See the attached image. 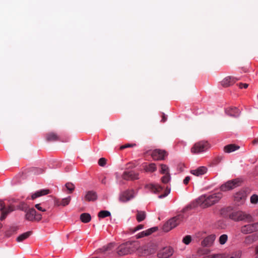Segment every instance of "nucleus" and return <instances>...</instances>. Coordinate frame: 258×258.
<instances>
[{
    "label": "nucleus",
    "instance_id": "nucleus-1",
    "mask_svg": "<svg viewBox=\"0 0 258 258\" xmlns=\"http://www.w3.org/2000/svg\"><path fill=\"white\" fill-rule=\"evenodd\" d=\"M222 197V194L219 192L212 194L210 195H202L195 201L192 202L184 208L181 212L183 213H185L189 210L196 208L198 206L203 208L210 207L218 203Z\"/></svg>",
    "mask_w": 258,
    "mask_h": 258
},
{
    "label": "nucleus",
    "instance_id": "nucleus-2",
    "mask_svg": "<svg viewBox=\"0 0 258 258\" xmlns=\"http://www.w3.org/2000/svg\"><path fill=\"white\" fill-rule=\"evenodd\" d=\"M137 250L139 254L147 255L149 253L148 246H140L138 241H128L121 244L116 249V253L119 256L131 254Z\"/></svg>",
    "mask_w": 258,
    "mask_h": 258
},
{
    "label": "nucleus",
    "instance_id": "nucleus-3",
    "mask_svg": "<svg viewBox=\"0 0 258 258\" xmlns=\"http://www.w3.org/2000/svg\"><path fill=\"white\" fill-rule=\"evenodd\" d=\"M184 218L182 213L179 214L166 222L163 226V230L165 232H168L172 229L179 225Z\"/></svg>",
    "mask_w": 258,
    "mask_h": 258
},
{
    "label": "nucleus",
    "instance_id": "nucleus-4",
    "mask_svg": "<svg viewBox=\"0 0 258 258\" xmlns=\"http://www.w3.org/2000/svg\"><path fill=\"white\" fill-rule=\"evenodd\" d=\"M230 217L235 221H244L246 222L254 221L253 218L250 214L241 211L233 212Z\"/></svg>",
    "mask_w": 258,
    "mask_h": 258
},
{
    "label": "nucleus",
    "instance_id": "nucleus-5",
    "mask_svg": "<svg viewBox=\"0 0 258 258\" xmlns=\"http://www.w3.org/2000/svg\"><path fill=\"white\" fill-rule=\"evenodd\" d=\"M230 217L235 221H244L246 222L254 221L253 218L250 214L241 211L233 212Z\"/></svg>",
    "mask_w": 258,
    "mask_h": 258
},
{
    "label": "nucleus",
    "instance_id": "nucleus-6",
    "mask_svg": "<svg viewBox=\"0 0 258 258\" xmlns=\"http://www.w3.org/2000/svg\"><path fill=\"white\" fill-rule=\"evenodd\" d=\"M209 148V144L206 141H200L195 144L191 148L192 154H198L206 151Z\"/></svg>",
    "mask_w": 258,
    "mask_h": 258
},
{
    "label": "nucleus",
    "instance_id": "nucleus-7",
    "mask_svg": "<svg viewBox=\"0 0 258 258\" xmlns=\"http://www.w3.org/2000/svg\"><path fill=\"white\" fill-rule=\"evenodd\" d=\"M240 180L238 179H234L229 180L225 183L222 184L220 187V189L222 191H226L231 190L239 185Z\"/></svg>",
    "mask_w": 258,
    "mask_h": 258
},
{
    "label": "nucleus",
    "instance_id": "nucleus-8",
    "mask_svg": "<svg viewBox=\"0 0 258 258\" xmlns=\"http://www.w3.org/2000/svg\"><path fill=\"white\" fill-rule=\"evenodd\" d=\"M135 191L133 189H127L121 192L119 196V200L123 202L130 201L134 197Z\"/></svg>",
    "mask_w": 258,
    "mask_h": 258
},
{
    "label": "nucleus",
    "instance_id": "nucleus-9",
    "mask_svg": "<svg viewBox=\"0 0 258 258\" xmlns=\"http://www.w3.org/2000/svg\"><path fill=\"white\" fill-rule=\"evenodd\" d=\"M151 156L155 160H161L167 156V153L165 150L155 149L152 152Z\"/></svg>",
    "mask_w": 258,
    "mask_h": 258
},
{
    "label": "nucleus",
    "instance_id": "nucleus-10",
    "mask_svg": "<svg viewBox=\"0 0 258 258\" xmlns=\"http://www.w3.org/2000/svg\"><path fill=\"white\" fill-rule=\"evenodd\" d=\"M122 178L126 180H135L138 179L139 173L133 171H124L122 175Z\"/></svg>",
    "mask_w": 258,
    "mask_h": 258
},
{
    "label": "nucleus",
    "instance_id": "nucleus-11",
    "mask_svg": "<svg viewBox=\"0 0 258 258\" xmlns=\"http://www.w3.org/2000/svg\"><path fill=\"white\" fill-rule=\"evenodd\" d=\"M173 252V249L170 247H167L160 250L157 255L159 258H168L172 255Z\"/></svg>",
    "mask_w": 258,
    "mask_h": 258
},
{
    "label": "nucleus",
    "instance_id": "nucleus-12",
    "mask_svg": "<svg viewBox=\"0 0 258 258\" xmlns=\"http://www.w3.org/2000/svg\"><path fill=\"white\" fill-rule=\"evenodd\" d=\"M246 197V194L244 190H240L236 192L234 196V201L238 204H243Z\"/></svg>",
    "mask_w": 258,
    "mask_h": 258
},
{
    "label": "nucleus",
    "instance_id": "nucleus-13",
    "mask_svg": "<svg viewBox=\"0 0 258 258\" xmlns=\"http://www.w3.org/2000/svg\"><path fill=\"white\" fill-rule=\"evenodd\" d=\"M237 80L238 79L234 77L228 76L224 78L221 84L224 87H228L234 84Z\"/></svg>",
    "mask_w": 258,
    "mask_h": 258
},
{
    "label": "nucleus",
    "instance_id": "nucleus-14",
    "mask_svg": "<svg viewBox=\"0 0 258 258\" xmlns=\"http://www.w3.org/2000/svg\"><path fill=\"white\" fill-rule=\"evenodd\" d=\"M97 194L95 191L93 190H90L86 192V194L82 200H84L88 202H94L97 199Z\"/></svg>",
    "mask_w": 258,
    "mask_h": 258
},
{
    "label": "nucleus",
    "instance_id": "nucleus-15",
    "mask_svg": "<svg viewBox=\"0 0 258 258\" xmlns=\"http://www.w3.org/2000/svg\"><path fill=\"white\" fill-rule=\"evenodd\" d=\"M216 238L215 235L212 234L206 237L202 242V245L204 246H211Z\"/></svg>",
    "mask_w": 258,
    "mask_h": 258
},
{
    "label": "nucleus",
    "instance_id": "nucleus-16",
    "mask_svg": "<svg viewBox=\"0 0 258 258\" xmlns=\"http://www.w3.org/2000/svg\"><path fill=\"white\" fill-rule=\"evenodd\" d=\"M25 218L29 221H34V216L36 215V210L33 208L28 209L26 211Z\"/></svg>",
    "mask_w": 258,
    "mask_h": 258
},
{
    "label": "nucleus",
    "instance_id": "nucleus-17",
    "mask_svg": "<svg viewBox=\"0 0 258 258\" xmlns=\"http://www.w3.org/2000/svg\"><path fill=\"white\" fill-rule=\"evenodd\" d=\"M226 113L232 117H237L239 116L240 111L236 107H229L225 110Z\"/></svg>",
    "mask_w": 258,
    "mask_h": 258
},
{
    "label": "nucleus",
    "instance_id": "nucleus-18",
    "mask_svg": "<svg viewBox=\"0 0 258 258\" xmlns=\"http://www.w3.org/2000/svg\"><path fill=\"white\" fill-rule=\"evenodd\" d=\"M158 229L157 227H154L148 229L147 230L142 231V232L139 233L137 235V238H140L143 237L145 236H148L155 232Z\"/></svg>",
    "mask_w": 258,
    "mask_h": 258
},
{
    "label": "nucleus",
    "instance_id": "nucleus-19",
    "mask_svg": "<svg viewBox=\"0 0 258 258\" xmlns=\"http://www.w3.org/2000/svg\"><path fill=\"white\" fill-rule=\"evenodd\" d=\"M207 169L204 166H201L196 169L191 170L190 173L196 176H200L204 174L207 172Z\"/></svg>",
    "mask_w": 258,
    "mask_h": 258
},
{
    "label": "nucleus",
    "instance_id": "nucleus-20",
    "mask_svg": "<svg viewBox=\"0 0 258 258\" xmlns=\"http://www.w3.org/2000/svg\"><path fill=\"white\" fill-rule=\"evenodd\" d=\"M146 187L155 194L159 193L163 188L158 184H149L146 185Z\"/></svg>",
    "mask_w": 258,
    "mask_h": 258
},
{
    "label": "nucleus",
    "instance_id": "nucleus-21",
    "mask_svg": "<svg viewBox=\"0 0 258 258\" xmlns=\"http://www.w3.org/2000/svg\"><path fill=\"white\" fill-rule=\"evenodd\" d=\"M241 255V251L236 250L228 254L222 255V258H240Z\"/></svg>",
    "mask_w": 258,
    "mask_h": 258
},
{
    "label": "nucleus",
    "instance_id": "nucleus-22",
    "mask_svg": "<svg viewBox=\"0 0 258 258\" xmlns=\"http://www.w3.org/2000/svg\"><path fill=\"white\" fill-rule=\"evenodd\" d=\"M14 210V207L13 206H10L8 208H6L5 210L1 211L2 212V215L0 217V220L1 221L4 220L10 213L13 212Z\"/></svg>",
    "mask_w": 258,
    "mask_h": 258
},
{
    "label": "nucleus",
    "instance_id": "nucleus-23",
    "mask_svg": "<svg viewBox=\"0 0 258 258\" xmlns=\"http://www.w3.org/2000/svg\"><path fill=\"white\" fill-rule=\"evenodd\" d=\"M50 193V190L47 189H43L38 191H36L35 193L32 195L31 199L32 200H34L37 198L39 197L46 195Z\"/></svg>",
    "mask_w": 258,
    "mask_h": 258
},
{
    "label": "nucleus",
    "instance_id": "nucleus-24",
    "mask_svg": "<svg viewBox=\"0 0 258 258\" xmlns=\"http://www.w3.org/2000/svg\"><path fill=\"white\" fill-rule=\"evenodd\" d=\"M46 140L48 142L56 141L59 140V137L56 134L53 132H50L46 135Z\"/></svg>",
    "mask_w": 258,
    "mask_h": 258
},
{
    "label": "nucleus",
    "instance_id": "nucleus-25",
    "mask_svg": "<svg viewBox=\"0 0 258 258\" xmlns=\"http://www.w3.org/2000/svg\"><path fill=\"white\" fill-rule=\"evenodd\" d=\"M241 232L243 234L251 233L253 232L252 224L244 225L241 227Z\"/></svg>",
    "mask_w": 258,
    "mask_h": 258
},
{
    "label": "nucleus",
    "instance_id": "nucleus-26",
    "mask_svg": "<svg viewBox=\"0 0 258 258\" xmlns=\"http://www.w3.org/2000/svg\"><path fill=\"white\" fill-rule=\"evenodd\" d=\"M239 148V146H237L235 144H229L224 147V151L226 153H231L232 152L235 151V150L238 149Z\"/></svg>",
    "mask_w": 258,
    "mask_h": 258
},
{
    "label": "nucleus",
    "instance_id": "nucleus-27",
    "mask_svg": "<svg viewBox=\"0 0 258 258\" xmlns=\"http://www.w3.org/2000/svg\"><path fill=\"white\" fill-rule=\"evenodd\" d=\"M32 233V232L27 231L26 232H25L21 235H20L17 238V242H22L23 240H25L27 238H28Z\"/></svg>",
    "mask_w": 258,
    "mask_h": 258
},
{
    "label": "nucleus",
    "instance_id": "nucleus-28",
    "mask_svg": "<svg viewBox=\"0 0 258 258\" xmlns=\"http://www.w3.org/2000/svg\"><path fill=\"white\" fill-rule=\"evenodd\" d=\"M146 217V213L145 212L139 210L137 211L136 219L138 222H142L145 219Z\"/></svg>",
    "mask_w": 258,
    "mask_h": 258
},
{
    "label": "nucleus",
    "instance_id": "nucleus-29",
    "mask_svg": "<svg viewBox=\"0 0 258 258\" xmlns=\"http://www.w3.org/2000/svg\"><path fill=\"white\" fill-rule=\"evenodd\" d=\"M91 217L89 213H82L80 215L81 221L85 223H88L91 221Z\"/></svg>",
    "mask_w": 258,
    "mask_h": 258
},
{
    "label": "nucleus",
    "instance_id": "nucleus-30",
    "mask_svg": "<svg viewBox=\"0 0 258 258\" xmlns=\"http://www.w3.org/2000/svg\"><path fill=\"white\" fill-rule=\"evenodd\" d=\"M156 166L155 163H151L149 165L146 166L144 169L146 172H153L156 170Z\"/></svg>",
    "mask_w": 258,
    "mask_h": 258
},
{
    "label": "nucleus",
    "instance_id": "nucleus-31",
    "mask_svg": "<svg viewBox=\"0 0 258 258\" xmlns=\"http://www.w3.org/2000/svg\"><path fill=\"white\" fill-rule=\"evenodd\" d=\"M113 247V245L112 243H110L107 246H104L102 248L100 249V252L105 253L106 252H108V253L112 252V249Z\"/></svg>",
    "mask_w": 258,
    "mask_h": 258
},
{
    "label": "nucleus",
    "instance_id": "nucleus-32",
    "mask_svg": "<svg viewBox=\"0 0 258 258\" xmlns=\"http://www.w3.org/2000/svg\"><path fill=\"white\" fill-rule=\"evenodd\" d=\"M98 216L101 218L111 216V213L108 211H101L98 213Z\"/></svg>",
    "mask_w": 258,
    "mask_h": 258
},
{
    "label": "nucleus",
    "instance_id": "nucleus-33",
    "mask_svg": "<svg viewBox=\"0 0 258 258\" xmlns=\"http://www.w3.org/2000/svg\"><path fill=\"white\" fill-rule=\"evenodd\" d=\"M160 173L161 174H168L169 173V170L168 167L165 164H161Z\"/></svg>",
    "mask_w": 258,
    "mask_h": 258
},
{
    "label": "nucleus",
    "instance_id": "nucleus-34",
    "mask_svg": "<svg viewBox=\"0 0 258 258\" xmlns=\"http://www.w3.org/2000/svg\"><path fill=\"white\" fill-rule=\"evenodd\" d=\"M18 209L23 211H26L28 209L27 205L24 202H21L18 206Z\"/></svg>",
    "mask_w": 258,
    "mask_h": 258
},
{
    "label": "nucleus",
    "instance_id": "nucleus-35",
    "mask_svg": "<svg viewBox=\"0 0 258 258\" xmlns=\"http://www.w3.org/2000/svg\"><path fill=\"white\" fill-rule=\"evenodd\" d=\"M71 200V198L70 196L67 198H64L61 200L59 205H62L63 206L68 205L70 203Z\"/></svg>",
    "mask_w": 258,
    "mask_h": 258
},
{
    "label": "nucleus",
    "instance_id": "nucleus-36",
    "mask_svg": "<svg viewBox=\"0 0 258 258\" xmlns=\"http://www.w3.org/2000/svg\"><path fill=\"white\" fill-rule=\"evenodd\" d=\"M67 189L69 191V193H72L75 189V185L71 182H68L65 185Z\"/></svg>",
    "mask_w": 258,
    "mask_h": 258
},
{
    "label": "nucleus",
    "instance_id": "nucleus-37",
    "mask_svg": "<svg viewBox=\"0 0 258 258\" xmlns=\"http://www.w3.org/2000/svg\"><path fill=\"white\" fill-rule=\"evenodd\" d=\"M228 239V236L226 234H223L219 237V241L221 244H225Z\"/></svg>",
    "mask_w": 258,
    "mask_h": 258
},
{
    "label": "nucleus",
    "instance_id": "nucleus-38",
    "mask_svg": "<svg viewBox=\"0 0 258 258\" xmlns=\"http://www.w3.org/2000/svg\"><path fill=\"white\" fill-rule=\"evenodd\" d=\"M165 175H164L162 178H161V181L162 182V183H168L170 180V173H168V174H164Z\"/></svg>",
    "mask_w": 258,
    "mask_h": 258
},
{
    "label": "nucleus",
    "instance_id": "nucleus-39",
    "mask_svg": "<svg viewBox=\"0 0 258 258\" xmlns=\"http://www.w3.org/2000/svg\"><path fill=\"white\" fill-rule=\"evenodd\" d=\"M250 202L253 204H256L258 203V196L255 194L252 195L250 197Z\"/></svg>",
    "mask_w": 258,
    "mask_h": 258
},
{
    "label": "nucleus",
    "instance_id": "nucleus-40",
    "mask_svg": "<svg viewBox=\"0 0 258 258\" xmlns=\"http://www.w3.org/2000/svg\"><path fill=\"white\" fill-rule=\"evenodd\" d=\"M191 241V237L190 235H186L185 237H183L182 239V242L187 245L189 244V243Z\"/></svg>",
    "mask_w": 258,
    "mask_h": 258
},
{
    "label": "nucleus",
    "instance_id": "nucleus-41",
    "mask_svg": "<svg viewBox=\"0 0 258 258\" xmlns=\"http://www.w3.org/2000/svg\"><path fill=\"white\" fill-rule=\"evenodd\" d=\"M170 189L168 187H167L164 191V193L163 194H161V195H159L158 196V198L159 199H162V198H163L166 197L170 193Z\"/></svg>",
    "mask_w": 258,
    "mask_h": 258
},
{
    "label": "nucleus",
    "instance_id": "nucleus-42",
    "mask_svg": "<svg viewBox=\"0 0 258 258\" xmlns=\"http://www.w3.org/2000/svg\"><path fill=\"white\" fill-rule=\"evenodd\" d=\"M254 242L250 235L247 236L244 239V243L246 244H250Z\"/></svg>",
    "mask_w": 258,
    "mask_h": 258
},
{
    "label": "nucleus",
    "instance_id": "nucleus-43",
    "mask_svg": "<svg viewBox=\"0 0 258 258\" xmlns=\"http://www.w3.org/2000/svg\"><path fill=\"white\" fill-rule=\"evenodd\" d=\"M136 146V144H130V143H128V144H125L124 145H122V146H120V150H123V149L127 148L134 147H135Z\"/></svg>",
    "mask_w": 258,
    "mask_h": 258
},
{
    "label": "nucleus",
    "instance_id": "nucleus-44",
    "mask_svg": "<svg viewBox=\"0 0 258 258\" xmlns=\"http://www.w3.org/2000/svg\"><path fill=\"white\" fill-rule=\"evenodd\" d=\"M106 159L105 158H101L98 160V164L101 167H103L106 163Z\"/></svg>",
    "mask_w": 258,
    "mask_h": 258
},
{
    "label": "nucleus",
    "instance_id": "nucleus-45",
    "mask_svg": "<svg viewBox=\"0 0 258 258\" xmlns=\"http://www.w3.org/2000/svg\"><path fill=\"white\" fill-rule=\"evenodd\" d=\"M222 255L220 254H214L208 255L204 258H222Z\"/></svg>",
    "mask_w": 258,
    "mask_h": 258
},
{
    "label": "nucleus",
    "instance_id": "nucleus-46",
    "mask_svg": "<svg viewBox=\"0 0 258 258\" xmlns=\"http://www.w3.org/2000/svg\"><path fill=\"white\" fill-rule=\"evenodd\" d=\"M42 219V215L36 212V215L34 216V221H39Z\"/></svg>",
    "mask_w": 258,
    "mask_h": 258
},
{
    "label": "nucleus",
    "instance_id": "nucleus-47",
    "mask_svg": "<svg viewBox=\"0 0 258 258\" xmlns=\"http://www.w3.org/2000/svg\"><path fill=\"white\" fill-rule=\"evenodd\" d=\"M35 207L39 211H42V212H45L46 211L45 209L42 208L41 206V204H37L35 205Z\"/></svg>",
    "mask_w": 258,
    "mask_h": 258
},
{
    "label": "nucleus",
    "instance_id": "nucleus-48",
    "mask_svg": "<svg viewBox=\"0 0 258 258\" xmlns=\"http://www.w3.org/2000/svg\"><path fill=\"white\" fill-rule=\"evenodd\" d=\"M250 235L251 237L252 238L253 242H255V241L258 240V233H255L252 234Z\"/></svg>",
    "mask_w": 258,
    "mask_h": 258
},
{
    "label": "nucleus",
    "instance_id": "nucleus-49",
    "mask_svg": "<svg viewBox=\"0 0 258 258\" xmlns=\"http://www.w3.org/2000/svg\"><path fill=\"white\" fill-rule=\"evenodd\" d=\"M143 227H144L143 225H142V224L139 225L138 226H137V227H136L135 228H134L133 232H135L138 230L143 229Z\"/></svg>",
    "mask_w": 258,
    "mask_h": 258
},
{
    "label": "nucleus",
    "instance_id": "nucleus-50",
    "mask_svg": "<svg viewBox=\"0 0 258 258\" xmlns=\"http://www.w3.org/2000/svg\"><path fill=\"white\" fill-rule=\"evenodd\" d=\"M238 86H239V87L240 88V89H242V88H247L248 86V84H246V83H239L238 84Z\"/></svg>",
    "mask_w": 258,
    "mask_h": 258
},
{
    "label": "nucleus",
    "instance_id": "nucleus-51",
    "mask_svg": "<svg viewBox=\"0 0 258 258\" xmlns=\"http://www.w3.org/2000/svg\"><path fill=\"white\" fill-rule=\"evenodd\" d=\"M253 232L258 231V222L252 224Z\"/></svg>",
    "mask_w": 258,
    "mask_h": 258
},
{
    "label": "nucleus",
    "instance_id": "nucleus-52",
    "mask_svg": "<svg viewBox=\"0 0 258 258\" xmlns=\"http://www.w3.org/2000/svg\"><path fill=\"white\" fill-rule=\"evenodd\" d=\"M0 206H1L0 211L5 210L6 208L4 202L3 201H0Z\"/></svg>",
    "mask_w": 258,
    "mask_h": 258
},
{
    "label": "nucleus",
    "instance_id": "nucleus-53",
    "mask_svg": "<svg viewBox=\"0 0 258 258\" xmlns=\"http://www.w3.org/2000/svg\"><path fill=\"white\" fill-rule=\"evenodd\" d=\"M190 180V177L189 176H186L184 179L183 180V183L184 184H188V183L189 182V181Z\"/></svg>",
    "mask_w": 258,
    "mask_h": 258
},
{
    "label": "nucleus",
    "instance_id": "nucleus-54",
    "mask_svg": "<svg viewBox=\"0 0 258 258\" xmlns=\"http://www.w3.org/2000/svg\"><path fill=\"white\" fill-rule=\"evenodd\" d=\"M167 120V117L164 113H163L162 114V118L161 120V121L163 122H164Z\"/></svg>",
    "mask_w": 258,
    "mask_h": 258
},
{
    "label": "nucleus",
    "instance_id": "nucleus-55",
    "mask_svg": "<svg viewBox=\"0 0 258 258\" xmlns=\"http://www.w3.org/2000/svg\"><path fill=\"white\" fill-rule=\"evenodd\" d=\"M222 158L221 157H218L216 159V164H218L222 160Z\"/></svg>",
    "mask_w": 258,
    "mask_h": 258
},
{
    "label": "nucleus",
    "instance_id": "nucleus-56",
    "mask_svg": "<svg viewBox=\"0 0 258 258\" xmlns=\"http://www.w3.org/2000/svg\"><path fill=\"white\" fill-rule=\"evenodd\" d=\"M256 256L255 258H258V245L255 247Z\"/></svg>",
    "mask_w": 258,
    "mask_h": 258
},
{
    "label": "nucleus",
    "instance_id": "nucleus-57",
    "mask_svg": "<svg viewBox=\"0 0 258 258\" xmlns=\"http://www.w3.org/2000/svg\"><path fill=\"white\" fill-rule=\"evenodd\" d=\"M106 177H104L103 179H102V180H101V182L103 184H106Z\"/></svg>",
    "mask_w": 258,
    "mask_h": 258
},
{
    "label": "nucleus",
    "instance_id": "nucleus-58",
    "mask_svg": "<svg viewBox=\"0 0 258 258\" xmlns=\"http://www.w3.org/2000/svg\"><path fill=\"white\" fill-rule=\"evenodd\" d=\"M252 143L253 144H257L258 143V138L254 139Z\"/></svg>",
    "mask_w": 258,
    "mask_h": 258
},
{
    "label": "nucleus",
    "instance_id": "nucleus-59",
    "mask_svg": "<svg viewBox=\"0 0 258 258\" xmlns=\"http://www.w3.org/2000/svg\"><path fill=\"white\" fill-rule=\"evenodd\" d=\"M38 172L37 173H38V174L42 173H43V170L42 169H38Z\"/></svg>",
    "mask_w": 258,
    "mask_h": 258
},
{
    "label": "nucleus",
    "instance_id": "nucleus-60",
    "mask_svg": "<svg viewBox=\"0 0 258 258\" xmlns=\"http://www.w3.org/2000/svg\"><path fill=\"white\" fill-rule=\"evenodd\" d=\"M2 227V224L0 223V228Z\"/></svg>",
    "mask_w": 258,
    "mask_h": 258
}]
</instances>
